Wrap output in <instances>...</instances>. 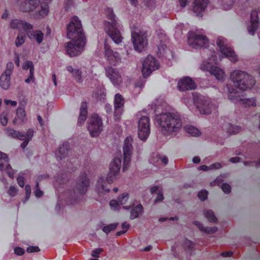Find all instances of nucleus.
Segmentation results:
<instances>
[{
	"mask_svg": "<svg viewBox=\"0 0 260 260\" xmlns=\"http://www.w3.org/2000/svg\"><path fill=\"white\" fill-rule=\"evenodd\" d=\"M229 78L234 87H231L229 85L226 86L229 99L233 102L239 103L245 107L255 106L254 99L243 98L244 96L242 93L235 89L236 88L244 91L252 88L255 83L253 77L244 71L235 70L231 73Z\"/></svg>",
	"mask_w": 260,
	"mask_h": 260,
	"instance_id": "1",
	"label": "nucleus"
},
{
	"mask_svg": "<svg viewBox=\"0 0 260 260\" xmlns=\"http://www.w3.org/2000/svg\"><path fill=\"white\" fill-rule=\"evenodd\" d=\"M160 131L164 134L178 132L182 126L180 115L177 113H166L156 116Z\"/></svg>",
	"mask_w": 260,
	"mask_h": 260,
	"instance_id": "2",
	"label": "nucleus"
},
{
	"mask_svg": "<svg viewBox=\"0 0 260 260\" xmlns=\"http://www.w3.org/2000/svg\"><path fill=\"white\" fill-rule=\"evenodd\" d=\"M106 14L110 21L104 22L105 29L112 40L118 44L122 42L123 38L118 29L119 26L115 19V15L113 14V10L110 8L107 9Z\"/></svg>",
	"mask_w": 260,
	"mask_h": 260,
	"instance_id": "3",
	"label": "nucleus"
},
{
	"mask_svg": "<svg viewBox=\"0 0 260 260\" xmlns=\"http://www.w3.org/2000/svg\"><path fill=\"white\" fill-rule=\"evenodd\" d=\"M132 40L135 49L138 51H142L148 45L147 33L140 27H133L132 31Z\"/></svg>",
	"mask_w": 260,
	"mask_h": 260,
	"instance_id": "4",
	"label": "nucleus"
},
{
	"mask_svg": "<svg viewBox=\"0 0 260 260\" xmlns=\"http://www.w3.org/2000/svg\"><path fill=\"white\" fill-rule=\"evenodd\" d=\"M67 37L71 40H85L82 33L81 22L78 17H73L69 23L67 28Z\"/></svg>",
	"mask_w": 260,
	"mask_h": 260,
	"instance_id": "5",
	"label": "nucleus"
},
{
	"mask_svg": "<svg viewBox=\"0 0 260 260\" xmlns=\"http://www.w3.org/2000/svg\"><path fill=\"white\" fill-rule=\"evenodd\" d=\"M85 44L83 40H72L65 45L67 53L71 57L77 56L81 53Z\"/></svg>",
	"mask_w": 260,
	"mask_h": 260,
	"instance_id": "6",
	"label": "nucleus"
},
{
	"mask_svg": "<svg viewBox=\"0 0 260 260\" xmlns=\"http://www.w3.org/2000/svg\"><path fill=\"white\" fill-rule=\"evenodd\" d=\"M209 40L205 35L200 32L191 31L189 34L188 43L190 46L199 48L208 45Z\"/></svg>",
	"mask_w": 260,
	"mask_h": 260,
	"instance_id": "7",
	"label": "nucleus"
},
{
	"mask_svg": "<svg viewBox=\"0 0 260 260\" xmlns=\"http://www.w3.org/2000/svg\"><path fill=\"white\" fill-rule=\"evenodd\" d=\"M159 67V63L154 57L148 56L143 63L142 72L143 76L148 77L153 71L158 69Z\"/></svg>",
	"mask_w": 260,
	"mask_h": 260,
	"instance_id": "8",
	"label": "nucleus"
},
{
	"mask_svg": "<svg viewBox=\"0 0 260 260\" xmlns=\"http://www.w3.org/2000/svg\"><path fill=\"white\" fill-rule=\"evenodd\" d=\"M103 124L101 119L96 114L92 115L90 122L88 124V129L91 137H97L102 130Z\"/></svg>",
	"mask_w": 260,
	"mask_h": 260,
	"instance_id": "9",
	"label": "nucleus"
},
{
	"mask_svg": "<svg viewBox=\"0 0 260 260\" xmlns=\"http://www.w3.org/2000/svg\"><path fill=\"white\" fill-rule=\"evenodd\" d=\"M150 132V120L148 117H142L138 122V137L142 141L146 140Z\"/></svg>",
	"mask_w": 260,
	"mask_h": 260,
	"instance_id": "10",
	"label": "nucleus"
},
{
	"mask_svg": "<svg viewBox=\"0 0 260 260\" xmlns=\"http://www.w3.org/2000/svg\"><path fill=\"white\" fill-rule=\"evenodd\" d=\"M133 139L131 136L127 137L124 141L123 147L124 168L128 167L131 161V156L133 149Z\"/></svg>",
	"mask_w": 260,
	"mask_h": 260,
	"instance_id": "11",
	"label": "nucleus"
},
{
	"mask_svg": "<svg viewBox=\"0 0 260 260\" xmlns=\"http://www.w3.org/2000/svg\"><path fill=\"white\" fill-rule=\"evenodd\" d=\"M106 76L115 86H119L123 80L121 73L116 69L108 67L105 69Z\"/></svg>",
	"mask_w": 260,
	"mask_h": 260,
	"instance_id": "12",
	"label": "nucleus"
},
{
	"mask_svg": "<svg viewBox=\"0 0 260 260\" xmlns=\"http://www.w3.org/2000/svg\"><path fill=\"white\" fill-rule=\"evenodd\" d=\"M121 160L119 157H115L110 164L108 181L112 182L119 174L121 168Z\"/></svg>",
	"mask_w": 260,
	"mask_h": 260,
	"instance_id": "13",
	"label": "nucleus"
},
{
	"mask_svg": "<svg viewBox=\"0 0 260 260\" xmlns=\"http://www.w3.org/2000/svg\"><path fill=\"white\" fill-rule=\"evenodd\" d=\"M211 62H204L201 65V69L204 71H209L212 75H214L217 80L224 79L225 75L224 71L217 67H213Z\"/></svg>",
	"mask_w": 260,
	"mask_h": 260,
	"instance_id": "14",
	"label": "nucleus"
},
{
	"mask_svg": "<svg viewBox=\"0 0 260 260\" xmlns=\"http://www.w3.org/2000/svg\"><path fill=\"white\" fill-rule=\"evenodd\" d=\"M104 56L109 63L115 64L120 61L121 57L119 54L112 50L109 45L106 43L104 45Z\"/></svg>",
	"mask_w": 260,
	"mask_h": 260,
	"instance_id": "15",
	"label": "nucleus"
},
{
	"mask_svg": "<svg viewBox=\"0 0 260 260\" xmlns=\"http://www.w3.org/2000/svg\"><path fill=\"white\" fill-rule=\"evenodd\" d=\"M177 87L179 90L184 91L195 89L196 85L191 78L186 77L179 80Z\"/></svg>",
	"mask_w": 260,
	"mask_h": 260,
	"instance_id": "16",
	"label": "nucleus"
},
{
	"mask_svg": "<svg viewBox=\"0 0 260 260\" xmlns=\"http://www.w3.org/2000/svg\"><path fill=\"white\" fill-rule=\"evenodd\" d=\"M123 208L125 209H130L131 211L130 218L133 219L138 218L139 216L142 213L143 207L139 203H130L129 205L124 206Z\"/></svg>",
	"mask_w": 260,
	"mask_h": 260,
	"instance_id": "17",
	"label": "nucleus"
},
{
	"mask_svg": "<svg viewBox=\"0 0 260 260\" xmlns=\"http://www.w3.org/2000/svg\"><path fill=\"white\" fill-rule=\"evenodd\" d=\"M6 169L9 176L14 177V172L8 163V158L6 154L0 151V170H3Z\"/></svg>",
	"mask_w": 260,
	"mask_h": 260,
	"instance_id": "18",
	"label": "nucleus"
},
{
	"mask_svg": "<svg viewBox=\"0 0 260 260\" xmlns=\"http://www.w3.org/2000/svg\"><path fill=\"white\" fill-rule=\"evenodd\" d=\"M40 5V0H29L22 3L20 10L24 12L34 11Z\"/></svg>",
	"mask_w": 260,
	"mask_h": 260,
	"instance_id": "19",
	"label": "nucleus"
},
{
	"mask_svg": "<svg viewBox=\"0 0 260 260\" xmlns=\"http://www.w3.org/2000/svg\"><path fill=\"white\" fill-rule=\"evenodd\" d=\"M259 25V19L258 12L253 10L251 13V24L248 27V31L253 35L254 32L258 28Z\"/></svg>",
	"mask_w": 260,
	"mask_h": 260,
	"instance_id": "20",
	"label": "nucleus"
},
{
	"mask_svg": "<svg viewBox=\"0 0 260 260\" xmlns=\"http://www.w3.org/2000/svg\"><path fill=\"white\" fill-rule=\"evenodd\" d=\"M209 4V0H194L192 11L199 16L205 10Z\"/></svg>",
	"mask_w": 260,
	"mask_h": 260,
	"instance_id": "21",
	"label": "nucleus"
},
{
	"mask_svg": "<svg viewBox=\"0 0 260 260\" xmlns=\"http://www.w3.org/2000/svg\"><path fill=\"white\" fill-rule=\"evenodd\" d=\"M89 186V182L87 179L86 175H82L78 179L76 189L80 193H85Z\"/></svg>",
	"mask_w": 260,
	"mask_h": 260,
	"instance_id": "22",
	"label": "nucleus"
},
{
	"mask_svg": "<svg viewBox=\"0 0 260 260\" xmlns=\"http://www.w3.org/2000/svg\"><path fill=\"white\" fill-rule=\"evenodd\" d=\"M10 27L13 29L22 28L26 31L33 28V26L31 24L18 19L12 20L10 23Z\"/></svg>",
	"mask_w": 260,
	"mask_h": 260,
	"instance_id": "23",
	"label": "nucleus"
},
{
	"mask_svg": "<svg viewBox=\"0 0 260 260\" xmlns=\"http://www.w3.org/2000/svg\"><path fill=\"white\" fill-rule=\"evenodd\" d=\"M219 51L222 57L228 58L230 61L233 62H236L238 61L237 56L235 54L234 50L230 46L222 48Z\"/></svg>",
	"mask_w": 260,
	"mask_h": 260,
	"instance_id": "24",
	"label": "nucleus"
},
{
	"mask_svg": "<svg viewBox=\"0 0 260 260\" xmlns=\"http://www.w3.org/2000/svg\"><path fill=\"white\" fill-rule=\"evenodd\" d=\"M28 37L32 41H36L38 44H41L44 39V34L40 30L26 31Z\"/></svg>",
	"mask_w": 260,
	"mask_h": 260,
	"instance_id": "25",
	"label": "nucleus"
},
{
	"mask_svg": "<svg viewBox=\"0 0 260 260\" xmlns=\"http://www.w3.org/2000/svg\"><path fill=\"white\" fill-rule=\"evenodd\" d=\"M67 70L72 74V76L75 78L77 82L81 83L82 82V75L81 71L78 69L75 68L71 66H68L66 67Z\"/></svg>",
	"mask_w": 260,
	"mask_h": 260,
	"instance_id": "26",
	"label": "nucleus"
},
{
	"mask_svg": "<svg viewBox=\"0 0 260 260\" xmlns=\"http://www.w3.org/2000/svg\"><path fill=\"white\" fill-rule=\"evenodd\" d=\"M87 103L85 102H83L81 103L80 115L78 118V123L80 124L83 123L86 119L87 113Z\"/></svg>",
	"mask_w": 260,
	"mask_h": 260,
	"instance_id": "27",
	"label": "nucleus"
},
{
	"mask_svg": "<svg viewBox=\"0 0 260 260\" xmlns=\"http://www.w3.org/2000/svg\"><path fill=\"white\" fill-rule=\"evenodd\" d=\"M6 134L8 136L14 138H18L20 140H24L25 136L21 134L20 132L14 130L13 128H7L5 129Z\"/></svg>",
	"mask_w": 260,
	"mask_h": 260,
	"instance_id": "28",
	"label": "nucleus"
},
{
	"mask_svg": "<svg viewBox=\"0 0 260 260\" xmlns=\"http://www.w3.org/2000/svg\"><path fill=\"white\" fill-rule=\"evenodd\" d=\"M10 76L3 73L0 78V86L4 89H7L10 85Z\"/></svg>",
	"mask_w": 260,
	"mask_h": 260,
	"instance_id": "29",
	"label": "nucleus"
},
{
	"mask_svg": "<svg viewBox=\"0 0 260 260\" xmlns=\"http://www.w3.org/2000/svg\"><path fill=\"white\" fill-rule=\"evenodd\" d=\"M198 108L200 113L202 114H209L211 112V107L207 101H205L199 104L198 106Z\"/></svg>",
	"mask_w": 260,
	"mask_h": 260,
	"instance_id": "30",
	"label": "nucleus"
},
{
	"mask_svg": "<svg viewBox=\"0 0 260 260\" xmlns=\"http://www.w3.org/2000/svg\"><path fill=\"white\" fill-rule=\"evenodd\" d=\"M224 129L230 135L235 134L240 131V127L238 126L233 125L231 124H227L224 126Z\"/></svg>",
	"mask_w": 260,
	"mask_h": 260,
	"instance_id": "31",
	"label": "nucleus"
},
{
	"mask_svg": "<svg viewBox=\"0 0 260 260\" xmlns=\"http://www.w3.org/2000/svg\"><path fill=\"white\" fill-rule=\"evenodd\" d=\"M194 224H195L201 231L207 234H213L217 231V228L215 226L213 228H205L201 223L198 221H194Z\"/></svg>",
	"mask_w": 260,
	"mask_h": 260,
	"instance_id": "32",
	"label": "nucleus"
},
{
	"mask_svg": "<svg viewBox=\"0 0 260 260\" xmlns=\"http://www.w3.org/2000/svg\"><path fill=\"white\" fill-rule=\"evenodd\" d=\"M106 184V182L103 179H100L98 181L96 187L97 190L99 193H103L109 191V189H107L105 187Z\"/></svg>",
	"mask_w": 260,
	"mask_h": 260,
	"instance_id": "33",
	"label": "nucleus"
},
{
	"mask_svg": "<svg viewBox=\"0 0 260 260\" xmlns=\"http://www.w3.org/2000/svg\"><path fill=\"white\" fill-rule=\"evenodd\" d=\"M129 195L127 193H123L118 198V202L122 205H125L128 203H133L131 202H129Z\"/></svg>",
	"mask_w": 260,
	"mask_h": 260,
	"instance_id": "34",
	"label": "nucleus"
},
{
	"mask_svg": "<svg viewBox=\"0 0 260 260\" xmlns=\"http://www.w3.org/2000/svg\"><path fill=\"white\" fill-rule=\"evenodd\" d=\"M124 104V99L121 94L117 93L115 95L114 101L115 108H121Z\"/></svg>",
	"mask_w": 260,
	"mask_h": 260,
	"instance_id": "35",
	"label": "nucleus"
},
{
	"mask_svg": "<svg viewBox=\"0 0 260 260\" xmlns=\"http://www.w3.org/2000/svg\"><path fill=\"white\" fill-rule=\"evenodd\" d=\"M16 114L21 121L24 122L26 121V112L24 108L19 107L16 111Z\"/></svg>",
	"mask_w": 260,
	"mask_h": 260,
	"instance_id": "36",
	"label": "nucleus"
},
{
	"mask_svg": "<svg viewBox=\"0 0 260 260\" xmlns=\"http://www.w3.org/2000/svg\"><path fill=\"white\" fill-rule=\"evenodd\" d=\"M185 130L191 136H198L201 134L199 130L192 126H186L185 127Z\"/></svg>",
	"mask_w": 260,
	"mask_h": 260,
	"instance_id": "37",
	"label": "nucleus"
},
{
	"mask_svg": "<svg viewBox=\"0 0 260 260\" xmlns=\"http://www.w3.org/2000/svg\"><path fill=\"white\" fill-rule=\"evenodd\" d=\"M216 45L218 47L219 50L222 49V48H226L229 46L226 39L222 37L217 38Z\"/></svg>",
	"mask_w": 260,
	"mask_h": 260,
	"instance_id": "38",
	"label": "nucleus"
},
{
	"mask_svg": "<svg viewBox=\"0 0 260 260\" xmlns=\"http://www.w3.org/2000/svg\"><path fill=\"white\" fill-rule=\"evenodd\" d=\"M25 39V36L24 34L22 33H19L15 40V45L17 47H19L22 45L24 42Z\"/></svg>",
	"mask_w": 260,
	"mask_h": 260,
	"instance_id": "39",
	"label": "nucleus"
},
{
	"mask_svg": "<svg viewBox=\"0 0 260 260\" xmlns=\"http://www.w3.org/2000/svg\"><path fill=\"white\" fill-rule=\"evenodd\" d=\"M205 215L208 220L211 222H215L217 221L214 213L211 210H207L205 211Z\"/></svg>",
	"mask_w": 260,
	"mask_h": 260,
	"instance_id": "40",
	"label": "nucleus"
},
{
	"mask_svg": "<svg viewBox=\"0 0 260 260\" xmlns=\"http://www.w3.org/2000/svg\"><path fill=\"white\" fill-rule=\"evenodd\" d=\"M49 9L48 6L47 5L41 6V9L38 12V17H44L47 16L48 14Z\"/></svg>",
	"mask_w": 260,
	"mask_h": 260,
	"instance_id": "41",
	"label": "nucleus"
},
{
	"mask_svg": "<svg viewBox=\"0 0 260 260\" xmlns=\"http://www.w3.org/2000/svg\"><path fill=\"white\" fill-rule=\"evenodd\" d=\"M118 223H114L103 228V231L106 234H108L111 231L114 230L118 226Z\"/></svg>",
	"mask_w": 260,
	"mask_h": 260,
	"instance_id": "42",
	"label": "nucleus"
},
{
	"mask_svg": "<svg viewBox=\"0 0 260 260\" xmlns=\"http://www.w3.org/2000/svg\"><path fill=\"white\" fill-rule=\"evenodd\" d=\"M22 69L27 70L29 69V72H34V67L32 62L30 61H26L22 64Z\"/></svg>",
	"mask_w": 260,
	"mask_h": 260,
	"instance_id": "43",
	"label": "nucleus"
},
{
	"mask_svg": "<svg viewBox=\"0 0 260 260\" xmlns=\"http://www.w3.org/2000/svg\"><path fill=\"white\" fill-rule=\"evenodd\" d=\"M17 182L18 185L21 187H23L24 186V174L23 173H19L18 175V176L17 177Z\"/></svg>",
	"mask_w": 260,
	"mask_h": 260,
	"instance_id": "44",
	"label": "nucleus"
},
{
	"mask_svg": "<svg viewBox=\"0 0 260 260\" xmlns=\"http://www.w3.org/2000/svg\"><path fill=\"white\" fill-rule=\"evenodd\" d=\"M0 121L1 124L3 126H6L8 123V114L7 113H3L1 116Z\"/></svg>",
	"mask_w": 260,
	"mask_h": 260,
	"instance_id": "45",
	"label": "nucleus"
},
{
	"mask_svg": "<svg viewBox=\"0 0 260 260\" xmlns=\"http://www.w3.org/2000/svg\"><path fill=\"white\" fill-rule=\"evenodd\" d=\"M121 226H122V229H123V230L121 231L117 232V233H116L117 236H120L122 234H124L127 231V230L129 229V224H128L127 223L125 222L122 224Z\"/></svg>",
	"mask_w": 260,
	"mask_h": 260,
	"instance_id": "46",
	"label": "nucleus"
},
{
	"mask_svg": "<svg viewBox=\"0 0 260 260\" xmlns=\"http://www.w3.org/2000/svg\"><path fill=\"white\" fill-rule=\"evenodd\" d=\"M156 158L160 159L159 164L166 165L168 162V159L166 156L161 155L160 154H156Z\"/></svg>",
	"mask_w": 260,
	"mask_h": 260,
	"instance_id": "47",
	"label": "nucleus"
},
{
	"mask_svg": "<svg viewBox=\"0 0 260 260\" xmlns=\"http://www.w3.org/2000/svg\"><path fill=\"white\" fill-rule=\"evenodd\" d=\"M115 113L114 115V119L116 121H118L120 119L121 115L122 113V110L121 108H115Z\"/></svg>",
	"mask_w": 260,
	"mask_h": 260,
	"instance_id": "48",
	"label": "nucleus"
},
{
	"mask_svg": "<svg viewBox=\"0 0 260 260\" xmlns=\"http://www.w3.org/2000/svg\"><path fill=\"white\" fill-rule=\"evenodd\" d=\"M118 201L117 200H112L110 202V206L112 209L113 210H116L119 209V205Z\"/></svg>",
	"mask_w": 260,
	"mask_h": 260,
	"instance_id": "49",
	"label": "nucleus"
},
{
	"mask_svg": "<svg viewBox=\"0 0 260 260\" xmlns=\"http://www.w3.org/2000/svg\"><path fill=\"white\" fill-rule=\"evenodd\" d=\"M14 68L13 63L12 62H9L7 64V68L4 73L11 75Z\"/></svg>",
	"mask_w": 260,
	"mask_h": 260,
	"instance_id": "50",
	"label": "nucleus"
},
{
	"mask_svg": "<svg viewBox=\"0 0 260 260\" xmlns=\"http://www.w3.org/2000/svg\"><path fill=\"white\" fill-rule=\"evenodd\" d=\"M17 191L18 190L16 187L11 186L8 191V193L10 196L14 197L17 194Z\"/></svg>",
	"mask_w": 260,
	"mask_h": 260,
	"instance_id": "51",
	"label": "nucleus"
},
{
	"mask_svg": "<svg viewBox=\"0 0 260 260\" xmlns=\"http://www.w3.org/2000/svg\"><path fill=\"white\" fill-rule=\"evenodd\" d=\"M144 5L150 8H153L155 6V0H143Z\"/></svg>",
	"mask_w": 260,
	"mask_h": 260,
	"instance_id": "52",
	"label": "nucleus"
},
{
	"mask_svg": "<svg viewBox=\"0 0 260 260\" xmlns=\"http://www.w3.org/2000/svg\"><path fill=\"white\" fill-rule=\"evenodd\" d=\"M207 195L208 192L206 190H201L198 193V197L202 201L206 200Z\"/></svg>",
	"mask_w": 260,
	"mask_h": 260,
	"instance_id": "53",
	"label": "nucleus"
},
{
	"mask_svg": "<svg viewBox=\"0 0 260 260\" xmlns=\"http://www.w3.org/2000/svg\"><path fill=\"white\" fill-rule=\"evenodd\" d=\"M35 81V78L34 76V72H29V77L25 80V82L26 83H29L30 82H34Z\"/></svg>",
	"mask_w": 260,
	"mask_h": 260,
	"instance_id": "54",
	"label": "nucleus"
},
{
	"mask_svg": "<svg viewBox=\"0 0 260 260\" xmlns=\"http://www.w3.org/2000/svg\"><path fill=\"white\" fill-rule=\"evenodd\" d=\"M24 140H27V141H30L34 136V131L32 129H29L27 131L26 135H25Z\"/></svg>",
	"mask_w": 260,
	"mask_h": 260,
	"instance_id": "55",
	"label": "nucleus"
},
{
	"mask_svg": "<svg viewBox=\"0 0 260 260\" xmlns=\"http://www.w3.org/2000/svg\"><path fill=\"white\" fill-rule=\"evenodd\" d=\"M40 250V249L39 247L36 246H30L26 249V251L28 253L39 252Z\"/></svg>",
	"mask_w": 260,
	"mask_h": 260,
	"instance_id": "56",
	"label": "nucleus"
},
{
	"mask_svg": "<svg viewBox=\"0 0 260 260\" xmlns=\"http://www.w3.org/2000/svg\"><path fill=\"white\" fill-rule=\"evenodd\" d=\"M25 190L26 192V198L25 200L27 201L30 196L31 194V187L29 185H26L25 187Z\"/></svg>",
	"mask_w": 260,
	"mask_h": 260,
	"instance_id": "57",
	"label": "nucleus"
},
{
	"mask_svg": "<svg viewBox=\"0 0 260 260\" xmlns=\"http://www.w3.org/2000/svg\"><path fill=\"white\" fill-rule=\"evenodd\" d=\"M221 189L224 193H228L231 191V186L226 183H224L221 186Z\"/></svg>",
	"mask_w": 260,
	"mask_h": 260,
	"instance_id": "58",
	"label": "nucleus"
},
{
	"mask_svg": "<svg viewBox=\"0 0 260 260\" xmlns=\"http://www.w3.org/2000/svg\"><path fill=\"white\" fill-rule=\"evenodd\" d=\"M103 251L102 248H96L92 251L91 255L93 257H98L99 254Z\"/></svg>",
	"mask_w": 260,
	"mask_h": 260,
	"instance_id": "59",
	"label": "nucleus"
},
{
	"mask_svg": "<svg viewBox=\"0 0 260 260\" xmlns=\"http://www.w3.org/2000/svg\"><path fill=\"white\" fill-rule=\"evenodd\" d=\"M14 252L18 255H22L24 253V250L21 247H16L14 248Z\"/></svg>",
	"mask_w": 260,
	"mask_h": 260,
	"instance_id": "60",
	"label": "nucleus"
},
{
	"mask_svg": "<svg viewBox=\"0 0 260 260\" xmlns=\"http://www.w3.org/2000/svg\"><path fill=\"white\" fill-rule=\"evenodd\" d=\"M222 167L221 165L219 162H215L210 165V170L218 169L221 168Z\"/></svg>",
	"mask_w": 260,
	"mask_h": 260,
	"instance_id": "61",
	"label": "nucleus"
},
{
	"mask_svg": "<svg viewBox=\"0 0 260 260\" xmlns=\"http://www.w3.org/2000/svg\"><path fill=\"white\" fill-rule=\"evenodd\" d=\"M36 190L35 191V195L37 197H40L43 195V192L39 188V183L38 182L36 184Z\"/></svg>",
	"mask_w": 260,
	"mask_h": 260,
	"instance_id": "62",
	"label": "nucleus"
},
{
	"mask_svg": "<svg viewBox=\"0 0 260 260\" xmlns=\"http://www.w3.org/2000/svg\"><path fill=\"white\" fill-rule=\"evenodd\" d=\"M158 53L160 55H164L165 54V50L167 49V47L165 45H162L159 46L158 48Z\"/></svg>",
	"mask_w": 260,
	"mask_h": 260,
	"instance_id": "63",
	"label": "nucleus"
},
{
	"mask_svg": "<svg viewBox=\"0 0 260 260\" xmlns=\"http://www.w3.org/2000/svg\"><path fill=\"white\" fill-rule=\"evenodd\" d=\"M184 245L185 248L190 249L192 247L193 244L190 241L185 240L184 241Z\"/></svg>",
	"mask_w": 260,
	"mask_h": 260,
	"instance_id": "64",
	"label": "nucleus"
}]
</instances>
